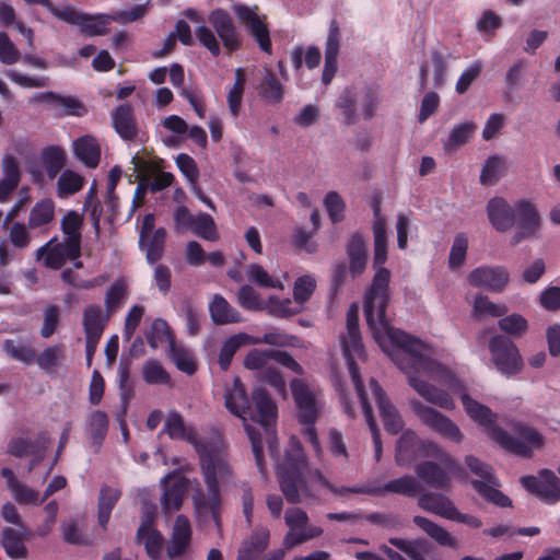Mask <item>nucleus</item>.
<instances>
[{"label":"nucleus","instance_id":"obj_47","mask_svg":"<svg viewBox=\"0 0 560 560\" xmlns=\"http://www.w3.org/2000/svg\"><path fill=\"white\" fill-rule=\"evenodd\" d=\"M256 342L258 341L254 340L246 334H237L226 339L221 348L219 357V364L221 369L226 370L229 368L233 355L242 346Z\"/></svg>","mask_w":560,"mask_h":560},{"label":"nucleus","instance_id":"obj_1","mask_svg":"<svg viewBox=\"0 0 560 560\" xmlns=\"http://www.w3.org/2000/svg\"><path fill=\"white\" fill-rule=\"evenodd\" d=\"M372 231L376 272L365 294L363 311L375 342L406 375L409 386L420 397L442 409L452 410L455 401L451 394L430 381L446 386L459 396L466 415L492 440V431L500 429L495 425L497 415L468 394L465 382L453 369L431 357L433 351L430 346L388 324L385 313L389 299L390 271L383 267L387 259V234L385 219L378 207L374 209Z\"/></svg>","mask_w":560,"mask_h":560},{"label":"nucleus","instance_id":"obj_33","mask_svg":"<svg viewBox=\"0 0 560 560\" xmlns=\"http://www.w3.org/2000/svg\"><path fill=\"white\" fill-rule=\"evenodd\" d=\"M418 504L424 511L434 513L446 520H450L455 509L454 503L447 497L433 492L422 494L418 500Z\"/></svg>","mask_w":560,"mask_h":560},{"label":"nucleus","instance_id":"obj_60","mask_svg":"<svg viewBox=\"0 0 560 560\" xmlns=\"http://www.w3.org/2000/svg\"><path fill=\"white\" fill-rule=\"evenodd\" d=\"M5 75L24 89L45 88L49 84V79L46 75H28L14 69L8 70Z\"/></svg>","mask_w":560,"mask_h":560},{"label":"nucleus","instance_id":"obj_12","mask_svg":"<svg viewBox=\"0 0 560 560\" xmlns=\"http://www.w3.org/2000/svg\"><path fill=\"white\" fill-rule=\"evenodd\" d=\"M284 520L289 527V532L283 538V547L285 549L290 550L295 546L319 537L323 534V528L310 524L306 512L300 508L287 510Z\"/></svg>","mask_w":560,"mask_h":560},{"label":"nucleus","instance_id":"obj_57","mask_svg":"<svg viewBox=\"0 0 560 560\" xmlns=\"http://www.w3.org/2000/svg\"><path fill=\"white\" fill-rule=\"evenodd\" d=\"M8 453L16 457L36 455L30 465V471L35 467L36 460L43 457L42 452L35 453V444L25 438H13L8 444Z\"/></svg>","mask_w":560,"mask_h":560},{"label":"nucleus","instance_id":"obj_13","mask_svg":"<svg viewBox=\"0 0 560 560\" xmlns=\"http://www.w3.org/2000/svg\"><path fill=\"white\" fill-rule=\"evenodd\" d=\"M514 209L518 230L510 240L512 246L534 236L541 226V217L533 200L528 198L518 199L514 202Z\"/></svg>","mask_w":560,"mask_h":560},{"label":"nucleus","instance_id":"obj_62","mask_svg":"<svg viewBox=\"0 0 560 560\" xmlns=\"http://www.w3.org/2000/svg\"><path fill=\"white\" fill-rule=\"evenodd\" d=\"M54 109L62 116H82L85 114L83 104L73 96H57Z\"/></svg>","mask_w":560,"mask_h":560},{"label":"nucleus","instance_id":"obj_59","mask_svg":"<svg viewBox=\"0 0 560 560\" xmlns=\"http://www.w3.org/2000/svg\"><path fill=\"white\" fill-rule=\"evenodd\" d=\"M315 288L316 280L312 276L305 275L298 278L293 287V300L295 304L302 306L303 310L304 303L311 298Z\"/></svg>","mask_w":560,"mask_h":560},{"label":"nucleus","instance_id":"obj_43","mask_svg":"<svg viewBox=\"0 0 560 560\" xmlns=\"http://www.w3.org/2000/svg\"><path fill=\"white\" fill-rule=\"evenodd\" d=\"M413 522L440 545L451 548L457 547L456 538L453 537L451 533H448L445 528L441 527L434 522L422 516H415Z\"/></svg>","mask_w":560,"mask_h":560},{"label":"nucleus","instance_id":"obj_26","mask_svg":"<svg viewBox=\"0 0 560 560\" xmlns=\"http://www.w3.org/2000/svg\"><path fill=\"white\" fill-rule=\"evenodd\" d=\"M164 432L172 439L185 440L194 445L197 451L198 446H203L208 439H199L196 431L186 427L184 420L176 411H171L164 423Z\"/></svg>","mask_w":560,"mask_h":560},{"label":"nucleus","instance_id":"obj_18","mask_svg":"<svg viewBox=\"0 0 560 560\" xmlns=\"http://www.w3.org/2000/svg\"><path fill=\"white\" fill-rule=\"evenodd\" d=\"M467 280L475 288L501 293L510 282V272L503 266H480L468 273Z\"/></svg>","mask_w":560,"mask_h":560},{"label":"nucleus","instance_id":"obj_27","mask_svg":"<svg viewBox=\"0 0 560 560\" xmlns=\"http://www.w3.org/2000/svg\"><path fill=\"white\" fill-rule=\"evenodd\" d=\"M390 544L397 547L404 555L393 550L386 545L380 547V550L390 560H424V544L418 540H404L392 538Z\"/></svg>","mask_w":560,"mask_h":560},{"label":"nucleus","instance_id":"obj_15","mask_svg":"<svg viewBox=\"0 0 560 560\" xmlns=\"http://www.w3.org/2000/svg\"><path fill=\"white\" fill-rule=\"evenodd\" d=\"M233 12L241 23H243L255 38L258 46L265 52H271V42L269 30L266 25V18L260 15L256 5L248 7L235 3L232 7Z\"/></svg>","mask_w":560,"mask_h":560},{"label":"nucleus","instance_id":"obj_52","mask_svg":"<svg viewBox=\"0 0 560 560\" xmlns=\"http://www.w3.org/2000/svg\"><path fill=\"white\" fill-rule=\"evenodd\" d=\"M170 355L176 368L182 372L189 375L196 372L197 363L190 350L171 342Z\"/></svg>","mask_w":560,"mask_h":560},{"label":"nucleus","instance_id":"obj_21","mask_svg":"<svg viewBox=\"0 0 560 560\" xmlns=\"http://www.w3.org/2000/svg\"><path fill=\"white\" fill-rule=\"evenodd\" d=\"M161 483L164 490L161 499L163 510L166 513L179 510L184 494L192 482L175 472H170L162 478Z\"/></svg>","mask_w":560,"mask_h":560},{"label":"nucleus","instance_id":"obj_64","mask_svg":"<svg viewBox=\"0 0 560 560\" xmlns=\"http://www.w3.org/2000/svg\"><path fill=\"white\" fill-rule=\"evenodd\" d=\"M261 94L269 102L279 103L283 98V86L269 70L266 71L265 79L261 84Z\"/></svg>","mask_w":560,"mask_h":560},{"label":"nucleus","instance_id":"obj_16","mask_svg":"<svg viewBox=\"0 0 560 560\" xmlns=\"http://www.w3.org/2000/svg\"><path fill=\"white\" fill-rule=\"evenodd\" d=\"M523 487L547 503L560 501V479L550 469H541L536 476L521 478Z\"/></svg>","mask_w":560,"mask_h":560},{"label":"nucleus","instance_id":"obj_42","mask_svg":"<svg viewBox=\"0 0 560 560\" xmlns=\"http://www.w3.org/2000/svg\"><path fill=\"white\" fill-rule=\"evenodd\" d=\"M65 361V347L55 345L45 348L39 354H35L36 364L46 373H52L59 369Z\"/></svg>","mask_w":560,"mask_h":560},{"label":"nucleus","instance_id":"obj_56","mask_svg":"<svg viewBox=\"0 0 560 560\" xmlns=\"http://www.w3.org/2000/svg\"><path fill=\"white\" fill-rule=\"evenodd\" d=\"M149 345L156 349L164 343L171 346L172 339L168 325L165 320L156 318L152 322L150 330L145 335Z\"/></svg>","mask_w":560,"mask_h":560},{"label":"nucleus","instance_id":"obj_38","mask_svg":"<svg viewBox=\"0 0 560 560\" xmlns=\"http://www.w3.org/2000/svg\"><path fill=\"white\" fill-rule=\"evenodd\" d=\"M246 277L248 281L257 284L260 288L278 290L284 289V280L288 279L287 273H283V279L273 277L258 264H250L246 267Z\"/></svg>","mask_w":560,"mask_h":560},{"label":"nucleus","instance_id":"obj_23","mask_svg":"<svg viewBox=\"0 0 560 560\" xmlns=\"http://www.w3.org/2000/svg\"><path fill=\"white\" fill-rule=\"evenodd\" d=\"M208 20L228 50L233 51L240 47L241 36L226 11L215 9L209 14Z\"/></svg>","mask_w":560,"mask_h":560},{"label":"nucleus","instance_id":"obj_61","mask_svg":"<svg viewBox=\"0 0 560 560\" xmlns=\"http://www.w3.org/2000/svg\"><path fill=\"white\" fill-rule=\"evenodd\" d=\"M3 349L16 361L25 364H32L35 361V350L30 345L5 340Z\"/></svg>","mask_w":560,"mask_h":560},{"label":"nucleus","instance_id":"obj_24","mask_svg":"<svg viewBox=\"0 0 560 560\" xmlns=\"http://www.w3.org/2000/svg\"><path fill=\"white\" fill-rule=\"evenodd\" d=\"M369 390L377 404L386 431L393 434L398 433L402 429L404 422L397 409L386 398L375 380H370Z\"/></svg>","mask_w":560,"mask_h":560},{"label":"nucleus","instance_id":"obj_50","mask_svg":"<svg viewBox=\"0 0 560 560\" xmlns=\"http://www.w3.org/2000/svg\"><path fill=\"white\" fill-rule=\"evenodd\" d=\"M84 185V178L72 170H65L57 180V196L68 198L78 192Z\"/></svg>","mask_w":560,"mask_h":560},{"label":"nucleus","instance_id":"obj_36","mask_svg":"<svg viewBox=\"0 0 560 560\" xmlns=\"http://www.w3.org/2000/svg\"><path fill=\"white\" fill-rule=\"evenodd\" d=\"M121 497V490L116 486L104 485L98 495V523L105 527L110 518L112 511Z\"/></svg>","mask_w":560,"mask_h":560},{"label":"nucleus","instance_id":"obj_48","mask_svg":"<svg viewBox=\"0 0 560 560\" xmlns=\"http://www.w3.org/2000/svg\"><path fill=\"white\" fill-rule=\"evenodd\" d=\"M55 217V203L51 199H43L35 203L28 217V228L36 229L46 225Z\"/></svg>","mask_w":560,"mask_h":560},{"label":"nucleus","instance_id":"obj_14","mask_svg":"<svg viewBox=\"0 0 560 560\" xmlns=\"http://www.w3.org/2000/svg\"><path fill=\"white\" fill-rule=\"evenodd\" d=\"M59 19L75 25L80 32L86 36L104 35L113 24L110 14H88L70 7L62 8V13H59Z\"/></svg>","mask_w":560,"mask_h":560},{"label":"nucleus","instance_id":"obj_63","mask_svg":"<svg viewBox=\"0 0 560 560\" xmlns=\"http://www.w3.org/2000/svg\"><path fill=\"white\" fill-rule=\"evenodd\" d=\"M468 249V237L464 233H459L455 236L451 247L448 264L450 267L455 269L463 266Z\"/></svg>","mask_w":560,"mask_h":560},{"label":"nucleus","instance_id":"obj_32","mask_svg":"<svg viewBox=\"0 0 560 560\" xmlns=\"http://www.w3.org/2000/svg\"><path fill=\"white\" fill-rule=\"evenodd\" d=\"M106 319L102 314V310L96 305H89L85 307L83 313V326L85 330V337L89 339L90 347L94 342H98L104 331Z\"/></svg>","mask_w":560,"mask_h":560},{"label":"nucleus","instance_id":"obj_29","mask_svg":"<svg viewBox=\"0 0 560 560\" xmlns=\"http://www.w3.org/2000/svg\"><path fill=\"white\" fill-rule=\"evenodd\" d=\"M74 155L88 167L94 168L101 159V147L98 141L90 136H83L72 143Z\"/></svg>","mask_w":560,"mask_h":560},{"label":"nucleus","instance_id":"obj_44","mask_svg":"<svg viewBox=\"0 0 560 560\" xmlns=\"http://www.w3.org/2000/svg\"><path fill=\"white\" fill-rule=\"evenodd\" d=\"M475 130L476 125L471 121H465L455 125L443 142L444 149L446 151H456L469 141V139L475 133Z\"/></svg>","mask_w":560,"mask_h":560},{"label":"nucleus","instance_id":"obj_6","mask_svg":"<svg viewBox=\"0 0 560 560\" xmlns=\"http://www.w3.org/2000/svg\"><path fill=\"white\" fill-rule=\"evenodd\" d=\"M419 456L434 457L441 460L452 472H459L456 460L440 445L433 442L418 440L413 431H406L397 444L396 462L399 465H408Z\"/></svg>","mask_w":560,"mask_h":560},{"label":"nucleus","instance_id":"obj_49","mask_svg":"<svg viewBox=\"0 0 560 560\" xmlns=\"http://www.w3.org/2000/svg\"><path fill=\"white\" fill-rule=\"evenodd\" d=\"M245 85V71L243 68L235 70V82L229 90L226 102L229 110L233 117H237L242 109V101Z\"/></svg>","mask_w":560,"mask_h":560},{"label":"nucleus","instance_id":"obj_46","mask_svg":"<svg viewBox=\"0 0 560 560\" xmlns=\"http://www.w3.org/2000/svg\"><path fill=\"white\" fill-rule=\"evenodd\" d=\"M27 535L26 528L15 530L12 528L3 529V547L10 558H24L26 556V548L23 542V536Z\"/></svg>","mask_w":560,"mask_h":560},{"label":"nucleus","instance_id":"obj_9","mask_svg":"<svg viewBox=\"0 0 560 560\" xmlns=\"http://www.w3.org/2000/svg\"><path fill=\"white\" fill-rule=\"evenodd\" d=\"M490 361L498 372L505 376H514L522 372L524 361L521 352L510 338L494 335L488 341Z\"/></svg>","mask_w":560,"mask_h":560},{"label":"nucleus","instance_id":"obj_34","mask_svg":"<svg viewBox=\"0 0 560 560\" xmlns=\"http://www.w3.org/2000/svg\"><path fill=\"white\" fill-rule=\"evenodd\" d=\"M347 254L351 275L355 277L362 273L368 261L366 241L359 235H354L347 246Z\"/></svg>","mask_w":560,"mask_h":560},{"label":"nucleus","instance_id":"obj_17","mask_svg":"<svg viewBox=\"0 0 560 560\" xmlns=\"http://www.w3.org/2000/svg\"><path fill=\"white\" fill-rule=\"evenodd\" d=\"M272 363L283 365L296 374L303 373L302 366L285 351L254 349L244 359V365L249 370H264L265 372Z\"/></svg>","mask_w":560,"mask_h":560},{"label":"nucleus","instance_id":"obj_31","mask_svg":"<svg viewBox=\"0 0 560 560\" xmlns=\"http://www.w3.org/2000/svg\"><path fill=\"white\" fill-rule=\"evenodd\" d=\"M113 126L116 132L125 140H131L137 133L133 110L128 105L116 107L112 112Z\"/></svg>","mask_w":560,"mask_h":560},{"label":"nucleus","instance_id":"obj_28","mask_svg":"<svg viewBox=\"0 0 560 560\" xmlns=\"http://www.w3.org/2000/svg\"><path fill=\"white\" fill-rule=\"evenodd\" d=\"M191 539V527L187 517L178 515L175 520L167 555L174 559L185 552Z\"/></svg>","mask_w":560,"mask_h":560},{"label":"nucleus","instance_id":"obj_35","mask_svg":"<svg viewBox=\"0 0 560 560\" xmlns=\"http://www.w3.org/2000/svg\"><path fill=\"white\" fill-rule=\"evenodd\" d=\"M137 539L144 545L145 551L151 560H159L163 550V537L161 534L150 526L149 523L142 522L138 532Z\"/></svg>","mask_w":560,"mask_h":560},{"label":"nucleus","instance_id":"obj_37","mask_svg":"<svg viewBox=\"0 0 560 560\" xmlns=\"http://www.w3.org/2000/svg\"><path fill=\"white\" fill-rule=\"evenodd\" d=\"M270 533L267 528H258L246 539L238 552L237 560H254L268 545Z\"/></svg>","mask_w":560,"mask_h":560},{"label":"nucleus","instance_id":"obj_10","mask_svg":"<svg viewBox=\"0 0 560 560\" xmlns=\"http://www.w3.org/2000/svg\"><path fill=\"white\" fill-rule=\"evenodd\" d=\"M465 464L474 475L479 477L472 480L471 485L483 499L502 508L511 505V500L498 489L499 482L488 464L472 455L465 457Z\"/></svg>","mask_w":560,"mask_h":560},{"label":"nucleus","instance_id":"obj_54","mask_svg":"<svg viewBox=\"0 0 560 560\" xmlns=\"http://www.w3.org/2000/svg\"><path fill=\"white\" fill-rule=\"evenodd\" d=\"M66 153L59 147L46 148L42 153L43 164L49 178H55L65 164Z\"/></svg>","mask_w":560,"mask_h":560},{"label":"nucleus","instance_id":"obj_8","mask_svg":"<svg viewBox=\"0 0 560 560\" xmlns=\"http://www.w3.org/2000/svg\"><path fill=\"white\" fill-rule=\"evenodd\" d=\"M515 434L516 436L513 438L503 429H494L492 441L505 451L523 457H530L534 452L541 450L545 445V436L535 428L517 424Z\"/></svg>","mask_w":560,"mask_h":560},{"label":"nucleus","instance_id":"obj_51","mask_svg":"<svg viewBox=\"0 0 560 560\" xmlns=\"http://www.w3.org/2000/svg\"><path fill=\"white\" fill-rule=\"evenodd\" d=\"M83 223L82 217L75 211H69L61 221L62 232L65 234V242H68L77 247H81V226Z\"/></svg>","mask_w":560,"mask_h":560},{"label":"nucleus","instance_id":"obj_55","mask_svg":"<svg viewBox=\"0 0 560 560\" xmlns=\"http://www.w3.org/2000/svg\"><path fill=\"white\" fill-rule=\"evenodd\" d=\"M474 313L478 316L502 317L508 313L503 303H494L486 295H477L474 301Z\"/></svg>","mask_w":560,"mask_h":560},{"label":"nucleus","instance_id":"obj_20","mask_svg":"<svg viewBox=\"0 0 560 560\" xmlns=\"http://www.w3.org/2000/svg\"><path fill=\"white\" fill-rule=\"evenodd\" d=\"M485 210L489 224L499 233L510 231L516 223L514 203L501 196L490 198Z\"/></svg>","mask_w":560,"mask_h":560},{"label":"nucleus","instance_id":"obj_22","mask_svg":"<svg viewBox=\"0 0 560 560\" xmlns=\"http://www.w3.org/2000/svg\"><path fill=\"white\" fill-rule=\"evenodd\" d=\"M81 247L68 242L57 244L47 243L38 249V258L51 269L61 268L68 260H74L80 256Z\"/></svg>","mask_w":560,"mask_h":560},{"label":"nucleus","instance_id":"obj_2","mask_svg":"<svg viewBox=\"0 0 560 560\" xmlns=\"http://www.w3.org/2000/svg\"><path fill=\"white\" fill-rule=\"evenodd\" d=\"M279 482L288 501H299L301 495H312L311 488L323 486L335 495L348 498L351 493H368L372 495L392 492L406 497H415L421 490L419 481L412 476H404L386 482L382 487H334L318 470L308 469L302 446L295 438H291L285 455L277 467Z\"/></svg>","mask_w":560,"mask_h":560},{"label":"nucleus","instance_id":"obj_40","mask_svg":"<svg viewBox=\"0 0 560 560\" xmlns=\"http://www.w3.org/2000/svg\"><path fill=\"white\" fill-rule=\"evenodd\" d=\"M418 477L428 486L445 489L450 485V477L440 466L425 462L416 468Z\"/></svg>","mask_w":560,"mask_h":560},{"label":"nucleus","instance_id":"obj_58","mask_svg":"<svg viewBox=\"0 0 560 560\" xmlns=\"http://www.w3.org/2000/svg\"><path fill=\"white\" fill-rule=\"evenodd\" d=\"M504 161L498 156L489 158L481 171L480 182L482 185H494L504 174Z\"/></svg>","mask_w":560,"mask_h":560},{"label":"nucleus","instance_id":"obj_39","mask_svg":"<svg viewBox=\"0 0 560 560\" xmlns=\"http://www.w3.org/2000/svg\"><path fill=\"white\" fill-rule=\"evenodd\" d=\"M253 400L258 412L259 423L267 429L277 419V406L270 399L267 393L261 388H257L254 390Z\"/></svg>","mask_w":560,"mask_h":560},{"label":"nucleus","instance_id":"obj_53","mask_svg":"<svg viewBox=\"0 0 560 560\" xmlns=\"http://www.w3.org/2000/svg\"><path fill=\"white\" fill-rule=\"evenodd\" d=\"M190 232L206 241L215 242L219 240V232L213 218L205 212L196 214V222Z\"/></svg>","mask_w":560,"mask_h":560},{"label":"nucleus","instance_id":"obj_4","mask_svg":"<svg viewBox=\"0 0 560 560\" xmlns=\"http://www.w3.org/2000/svg\"><path fill=\"white\" fill-rule=\"evenodd\" d=\"M291 392L298 409L299 421L306 425L304 435L313 445L317 455L322 453L319 441L316 435L314 423L324 408L318 390L312 389L303 381L294 378L291 381Z\"/></svg>","mask_w":560,"mask_h":560},{"label":"nucleus","instance_id":"obj_41","mask_svg":"<svg viewBox=\"0 0 560 560\" xmlns=\"http://www.w3.org/2000/svg\"><path fill=\"white\" fill-rule=\"evenodd\" d=\"M262 311L278 318H287L301 313L302 306L295 304L294 300L270 295L265 300Z\"/></svg>","mask_w":560,"mask_h":560},{"label":"nucleus","instance_id":"obj_30","mask_svg":"<svg viewBox=\"0 0 560 560\" xmlns=\"http://www.w3.org/2000/svg\"><path fill=\"white\" fill-rule=\"evenodd\" d=\"M208 310L212 322L217 325H226L241 322L238 311L222 295L214 294L209 302Z\"/></svg>","mask_w":560,"mask_h":560},{"label":"nucleus","instance_id":"obj_19","mask_svg":"<svg viewBox=\"0 0 560 560\" xmlns=\"http://www.w3.org/2000/svg\"><path fill=\"white\" fill-rule=\"evenodd\" d=\"M155 218L147 214L140 228V246L145 252L147 259L153 264L162 258L166 232L163 228L154 229Z\"/></svg>","mask_w":560,"mask_h":560},{"label":"nucleus","instance_id":"obj_5","mask_svg":"<svg viewBox=\"0 0 560 560\" xmlns=\"http://www.w3.org/2000/svg\"><path fill=\"white\" fill-rule=\"evenodd\" d=\"M358 323L359 307L357 305H351L347 313L346 332L340 336V343L357 394L359 398H363L369 396V392L362 385L359 370L357 368V361L365 359V351L359 332Z\"/></svg>","mask_w":560,"mask_h":560},{"label":"nucleus","instance_id":"obj_11","mask_svg":"<svg viewBox=\"0 0 560 560\" xmlns=\"http://www.w3.org/2000/svg\"><path fill=\"white\" fill-rule=\"evenodd\" d=\"M410 409L424 425L440 434L442 438L454 443H460L464 440V434L459 427L452 419L436 409L424 405L418 399L410 400Z\"/></svg>","mask_w":560,"mask_h":560},{"label":"nucleus","instance_id":"obj_3","mask_svg":"<svg viewBox=\"0 0 560 560\" xmlns=\"http://www.w3.org/2000/svg\"><path fill=\"white\" fill-rule=\"evenodd\" d=\"M201 475L207 488V494L197 480L192 490L191 500L198 516L203 514L215 515L221 505L223 493L236 487L234 471L230 465L225 444L220 435L213 434L203 446L197 447Z\"/></svg>","mask_w":560,"mask_h":560},{"label":"nucleus","instance_id":"obj_45","mask_svg":"<svg viewBox=\"0 0 560 560\" xmlns=\"http://www.w3.org/2000/svg\"><path fill=\"white\" fill-rule=\"evenodd\" d=\"M499 329L508 335L515 338L525 336L529 329L528 320L520 313H512L503 315L498 320Z\"/></svg>","mask_w":560,"mask_h":560},{"label":"nucleus","instance_id":"obj_7","mask_svg":"<svg viewBox=\"0 0 560 560\" xmlns=\"http://www.w3.org/2000/svg\"><path fill=\"white\" fill-rule=\"evenodd\" d=\"M224 402L226 409L234 416L241 418L244 422L245 430L252 442L253 453L256 464L261 474H264L262 447L260 438L255 430L246 422V415L249 411V400L246 390L238 377H234L231 385H226L224 393Z\"/></svg>","mask_w":560,"mask_h":560},{"label":"nucleus","instance_id":"obj_25","mask_svg":"<svg viewBox=\"0 0 560 560\" xmlns=\"http://www.w3.org/2000/svg\"><path fill=\"white\" fill-rule=\"evenodd\" d=\"M340 31L338 24L332 21L329 25V32L325 47V65L322 80L325 84L330 83L337 70V57L339 54Z\"/></svg>","mask_w":560,"mask_h":560}]
</instances>
